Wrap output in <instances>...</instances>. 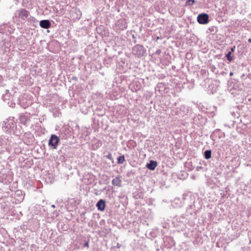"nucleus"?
Masks as SVG:
<instances>
[{"instance_id":"nucleus-44","label":"nucleus","mask_w":251,"mask_h":251,"mask_svg":"<svg viewBox=\"0 0 251 251\" xmlns=\"http://www.w3.org/2000/svg\"><path fill=\"white\" fill-rule=\"evenodd\" d=\"M51 207L53 208L55 207V205L54 204L51 205Z\"/></svg>"},{"instance_id":"nucleus-12","label":"nucleus","mask_w":251,"mask_h":251,"mask_svg":"<svg viewBox=\"0 0 251 251\" xmlns=\"http://www.w3.org/2000/svg\"><path fill=\"white\" fill-rule=\"evenodd\" d=\"M25 197V193L21 190H17L14 194V199L16 203H19L23 201Z\"/></svg>"},{"instance_id":"nucleus-38","label":"nucleus","mask_w":251,"mask_h":251,"mask_svg":"<svg viewBox=\"0 0 251 251\" xmlns=\"http://www.w3.org/2000/svg\"><path fill=\"white\" fill-rule=\"evenodd\" d=\"M201 168H202V167H198H198H197L196 170H197V171H199V170H200V169H201Z\"/></svg>"},{"instance_id":"nucleus-4","label":"nucleus","mask_w":251,"mask_h":251,"mask_svg":"<svg viewBox=\"0 0 251 251\" xmlns=\"http://www.w3.org/2000/svg\"><path fill=\"white\" fill-rule=\"evenodd\" d=\"M14 40V37H8L7 38H5L0 42V49L1 53H5L10 50L11 47L14 45L13 42Z\"/></svg>"},{"instance_id":"nucleus-10","label":"nucleus","mask_w":251,"mask_h":251,"mask_svg":"<svg viewBox=\"0 0 251 251\" xmlns=\"http://www.w3.org/2000/svg\"><path fill=\"white\" fill-rule=\"evenodd\" d=\"M206 118L200 114L196 115L193 118V123L195 125L200 126L205 124Z\"/></svg>"},{"instance_id":"nucleus-19","label":"nucleus","mask_w":251,"mask_h":251,"mask_svg":"<svg viewBox=\"0 0 251 251\" xmlns=\"http://www.w3.org/2000/svg\"><path fill=\"white\" fill-rule=\"evenodd\" d=\"M40 26L43 28L48 29L51 27V23L49 20H43L40 21Z\"/></svg>"},{"instance_id":"nucleus-14","label":"nucleus","mask_w":251,"mask_h":251,"mask_svg":"<svg viewBox=\"0 0 251 251\" xmlns=\"http://www.w3.org/2000/svg\"><path fill=\"white\" fill-rule=\"evenodd\" d=\"M197 21L200 24H207L209 22L208 15L206 13L200 14L197 17Z\"/></svg>"},{"instance_id":"nucleus-7","label":"nucleus","mask_w":251,"mask_h":251,"mask_svg":"<svg viewBox=\"0 0 251 251\" xmlns=\"http://www.w3.org/2000/svg\"><path fill=\"white\" fill-rule=\"evenodd\" d=\"M127 27V23L124 19H121L117 20L114 26V30L117 32H120L122 30H124Z\"/></svg>"},{"instance_id":"nucleus-26","label":"nucleus","mask_w":251,"mask_h":251,"mask_svg":"<svg viewBox=\"0 0 251 251\" xmlns=\"http://www.w3.org/2000/svg\"><path fill=\"white\" fill-rule=\"evenodd\" d=\"M27 121V117L25 115H22L20 116V122L21 123L26 125Z\"/></svg>"},{"instance_id":"nucleus-29","label":"nucleus","mask_w":251,"mask_h":251,"mask_svg":"<svg viewBox=\"0 0 251 251\" xmlns=\"http://www.w3.org/2000/svg\"><path fill=\"white\" fill-rule=\"evenodd\" d=\"M125 161V158L124 155L119 156L117 158V163L119 164H123Z\"/></svg>"},{"instance_id":"nucleus-37","label":"nucleus","mask_w":251,"mask_h":251,"mask_svg":"<svg viewBox=\"0 0 251 251\" xmlns=\"http://www.w3.org/2000/svg\"><path fill=\"white\" fill-rule=\"evenodd\" d=\"M245 76V74H243L241 75V79H244V76Z\"/></svg>"},{"instance_id":"nucleus-23","label":"nucleus","mask_w":251,"mask_h":251,"mask_svg":"<svg viewBox=\"0 0 251 251\" xmlns=\"http://www.w3.org/2000/svg\"><path fill=\"white\" fill-rule=\"evenodd\" d=\"M89 239L81 238L80 239V244L82 245L83 248H89Z\"/></svg>"},{"instance_id":"nucleus-6","label":"nucleus","mask_w":251,"mask_h":251,"mask_svg":"<svg viewBox=\"0 0 251 251\" xmlns=\"http://www.w3.org/2000/svg\"><path fill=\"white\" fill-rule=\"evenodd\" d=\"M13 180L11 172L9 171H5L1 173L0 176V181L4 184L8 185Z\"/></svg>"},{"instance_id":"nucleus-33","label":"nucleus","mask_w":251,"mask_h":251,"mask_svg":"<svg viewBox=\"0 0 251 251\" xmlns=\"http://www.w3.org/2000/svg\"><path fill=\"white\" fill-rule=\"evenodd\" d=\"M106 157L110 160L113 159L112 154L110 153H109L108 155H106Z\"/></svg>"},{"instance_id":"nucleus-27","label":"nucleus","mask_w":251,"mask_h":251,"mask_svg":"<svg viewBox=\"0 0 251 251\" xmlns=\"http://www.w3.org/2000/svg\"><path fill=\"white\" fill-rule=\"evenodd\" d=\"M28 22L31 25H35L37 24L38 21L34 17L30 16L28 19Z\"/></svg>"},{"instance_id":"nucleus-36","label":"nucleus","mask_w":251,"mask_h":251,"mask_svg":"<svg viewBox=\"0 0 251 251\" xmlns=\"http://www.w3.org/2000/svg\"><path fill=\"white\" fill-rule=\"evenodd\" d=\"M53 215L55 216V217H57L59 215V212L57 211H54L53 213Z\"/></svg>"},{"instance_id":"nucleus-43","label":"nucleus","mask_w":251,"mask_h":251,"mask_svg":"<svg viewBox=\"0 0 251 251\" xmlns=\"http://www.w3.org/2000/svg\"><path fill=\"white\" fill-rule=\"evenodd\" d=\"M248 42H249V43H251V38H249V39H248Z\"/></svg>"},{"instance_id":"nucleus-45","label":"nucleus","mask_w":251,"mask_h":251,"mask_svg":"<svg viewBox=\"0 0 251 251\" xmlns=\"http://www.w3.org/2000/svg\"><path fill=\"white\" fill-rule=\"evenodd\" d=\"M84 214H85V213H83L81 214V215H84Z\"/></svg>"},{"instance_id":"nucleus-25","label":"nucleus","mask_w":251,"mask_h":251,"mask_svg":"<svg viewBox=\"0 0 251 251\" xmlns=\"http://www.w3.org/2000/svg\"><path fill=\"white\" fill-rule=\"evenodd\" d=\"M223 134V133L220 132L219 129H216L213 132V133L211 135L210 137L213 141H215V139H214V136L215 135L218 134L219 138H221Z\"/></svg>"},{"instance_id":"nucleus-40","label":"nucleus","mask_w":251,"mask_h":251,"mask_svg":"<svg viewBox=\"0 0 251 251\" xmlns=\"http://www.w3.org/2000/svg\"><path fill=\"white\" fill-rule=\"evenodd\" d=\"M120 247V245L119 243H117V248H119Z\"/></svg>"},{"instance_id":"nucleus-41","label":"nucleus","mask_w":251,"mask_h":251,"mask_svg":"<svg viewBox=\"0 0 251 251\" xmlns=\"http://www.w3.org/2000/svg\"><path fill=\"white\" fill-rule=\"evenodd\" d=\"M233 75V73H232V72H230V73H229V75H230V76H232Z\"/></svg>"},{"instance_id":"nucleus-15","label":"nucleus","mask_w":251,"mask_h":251,"mask_svg":"<svg viewBox=\"0 0 251 251\" xmlns=\"http://www.w3.org/2000/svg\"><path fill=\"white\" fill-rule=\"evenodd\" d=\"M16 15L22 20H25L29 15V12L25 9L21 8L16 12Z\"/></svg>"},{"instance_id":"nucleus-17","label":"nucleus","mask_w":251,"mask_h":251,"mask_svg":"<svg viewBox=\"0 0 251 251\" xmlns=\"http://www.w3.org/2000/svg\"><path fill=\"white\" fill-rule=\"evenodd\" d=\"M18 46L19 48L21 50H24L26 48V41L23 37L18 38L17 39Z\"/></svg>"},{"instance_id":"nucleus-24","label":"nucleus","mask_w":251,"mask_h":251,"mask_svg":"<svg viewBox=\"0 0 251 251\" xmlns=\"http://www.w3.org/2000/svg\"><path fill=\"white\" fill-rule=\"evenodd\" d=\"M121 180L119 176L113 178L112 180V183L113 185L116 186H121Z\"/></svg>"},{"instance_id":"nucleus-21","label":"nucleus","mask_w":251,"mask_h":251,"mask_svg":"<svg viewBox=\"0 0 251 251\" xmlns=\"http://www.w3.org/2000/svg\"><path fill=\"white\" fill-rule=\"evenodd\" d=\"M172 204L175 207H180L182 206V201L180 198H176L172 202Z\"/></svg>"},{"instance_id":"nucleus-9","label":"nucleus","mask_w":251,"mask_h":251,"mask_svg":"<svg viewBox=\"0 0 251 251\" xmlns=\"http://www.w3.org/2000/svg\"><path fill=\"white\" fill-rule=\"evenodd\" d=\"M60 138L55 134H52L49 140L48 145L53 149H56L59 144Z\"/></svg>"},{"instance_id":"nucleus-2","label":"nucleus","mask_w":251,"mask_h":251,"mask_svg":"<svg viewBox=\"0 0 251 251\" xmlns=\"http://www.w3.org/2000/svg\"><path fill=\"white\" fill-rule=\"evenodd\" d=\"M16 145L12 137L4 135L0 136V154L12 151V148Z\"/></svg>"},{"instance_id":"nucleus-3","label":"nucleus","mask_w":251,"mask_h":251,"mask_svg":"<svg viewBox=\"0 0 251 251\" xmlns=\"http://www.w3.org/2000/svg\"><path fill=\"white\" fill-rule=\"evenodd\" d=\"M13 117H10L4 121L2 127L3 131L9 134H16L17 125Z\"/></svg>"},{"instance_id":"nucleus-1","label":"nucleus","mask_w":251,"mask_h":251,"mask_svg":"<svg viewBox=\"0 0 251 251\" xmlns=\"http://www.w3.org/2000/svg\"><path fill=\"white\" fill-rule=\"evenodd\" d=\"M182 200L183 204L187 206L186 212L190 215L196 214L201 208V199L197 194H184Z\"/></svg>"},{"instance_id":"nucleus-13","label":"nucleus","mask_w":251,"mask_h":251,"mask_svg":"<svg viewBox=\"0 0 251 251\" xmlns=\"http://www.w3.org/2000/svg\"><path fill=\"white\" fill-rule=\"evenodd\" d=\"M72 136V132L71 130L69 128L64 127L63 128L60 133L59 138L62 139L66 140Z\"/></svg>"},{"instance_id":"nucleus-31","label":"nucleus","mask_w":251,"mask_h":251,"mask_svg":"<svg viewBox=\"0 0 251 251\" xmlns=\"http://www.w3.org/2000/svg\"><path fill=\"white\" fill-rule=\"evenodd\" d=\"M231 52L228 51L226 55V57L229 62H231L233 59V56L231 55Z\"/></svg>"},{"instance_id":"nucleus-35","label":"nucleus","mask_w":251,"mask_h":251,"mask_svg":"<svg viewBox=\"0 0 251 251\" xmlns=\"http://www.w3.org/2000/svg\"><path fill=\"white\" fill-rule=\"evenodd\" d=\"M235 48H236V47L235 46H233L232 48H231L230 50L229 51V52H231V53L233 52L235 50Z\"/></svg>"},{"instance_id":"nucleus-32","label":"nucleus","mask_w":251,"mask_h":251,"mask_svg":"<svg viewBox=\"0 0 251 251\" xmlns=\"http://www.w3.org/2000/svg\"><path fill=\"white\" fill-rule=\"evenodd\" d=\"M195 2V0H187L185 5L191 6Z\"/></svg>"},{"instance_id":"nucleus-22","label":"nucleus","mask_w":251,"mask_h":251,"mask_svg":"<svg viewBox=\"0 0 251 251\" xmlns=\"http://www.w3.org/2000/svg\"><path fill=\"white\" fill-rule=\"evenodd\" d=\"M11 93H9V91L8 90H5V94H3L2 96V99H3V101H5L6 100H13V97L10 96Z\"/></svg>"},{"instance_id":"nucleus-39","label":"nucleus","mask_w":251,"mask_h":251,"mask_svg":"<svg viewBox=\"0 0 251 251\" xmlns=\"http://www.w3.org/2000/svg\"><path fill=\"white\" fill-rule=\"evenodd\" d=\"M132 38H133V39H136V36H135V35H134V34H133V35H132Z\"/></svg>"},{"instance_id":"nucleus-34","label":"nucleus","mask_w":251,"mask_h":251,"mask_svg":"<svg viewBox=\"0 0 251 251\" xmlns=\"http://www.w3.org/2000/svg\"><path fill=\"white\" fill-rule=\"evenodd\" d=\"M161 53V50L160 49H158L155 52L156 55H159Z\"/></svg>"},{"instance_id":"nucleus-28","label":"nucleus","mask_w":251,"mask_h":251,"mask_svg":"<svg viewBox=\"0 0 251 251\" xmlns=\"http://www.w3.org/2000/svg\"><path fill=\"white\" fill-rule=\"evenodd\" d=\"M204 157L206 159H209L211 157V151L210 150H206L204 152Z\"/></svg>"},{"instance_id":"nucleus-20","label":"nucleus","mask_w":251,"mask_h":251,"mask_svg":"<svg viewBox=\"0 0 251 251\" xmlns=\"http://www.w3.org/2000/svg\"><path fill=\"white\" fill-rule=\"evenodd\" d=\"M157 163L156 161L151 160L149 163L147 164L146 167L151 171H153L157 166Z\"/></svg>"},{"instance_id":"nucleus-8","label":"nucleus","mask_w":251,"mask_h":251,"mask_svg":"<svg viewBox=\"0 0 251 251\" xmlns=\"http://www.w3.org/2000/svg\"><path fill=\"white\" fill-rule=\"evenodd\" d=\"M192 216L194 217L195 215L194 214L193 215H190L189 214L186 212L185 214H182L180 216L177 217L176 218V221L178 223L181 224L182 226H186V224L189 222V220Z\"/></svg>"},{"instance_id":"nucleus-18","label":"nucleus","mask_w":251,"mask_h":251,"mask_svg":"<svg viewBox=\"0 0 251 251\" xmlns=\"http://www.w3.org/2000/svg\"><path fill=\"white\" fill-rule=\"evenodd\" d=\"M105 206V201L103 199H100L96 204L98 210L100 211L104 210Z\"/></svg>"},{"instance_id":"nucleus-16","label":"nucleus","mask_w":251,"mask_h":251,"mask_svg":"<svg viewBox=\"0 0 251 251\" xmlns=\"http://www.w3.org/2000/svg\"><path fill=\"white\" fill-rule=\"evenodd\" d=\"M34 136L30 132H25L23 136V140L27 145H30L32 144L34 141Z\"/></svg>"},{"instance_id":"nucleus-11","label":"nucleus","mask_w":251,"mask_h":251,"mask_svg":"<svg viewBox=\"0 0 251 251\" xmlns=\"http://www.w3.org/2000/svg\"><path fill=\"white\" fill-rule=\"evenodd\" d=\"M14 30V28L10 25L9 24H3L0 26V32L6 35L13 32Z\"/></svg>"},{"instance_id":"nucleus-30","label":"nucleus","mask_w":251,"mask_h":251,"mask_svg":"<svg viewBox=\"0 0 251 251\" xmlns=\"http://www.w3.org/2000/svg\"><path fill=\"white\" fill-rule=\"evenodd\" d=\"M75 14L76 15L75 19L77 20H79L82 16V13L81 11L79 9H76Z\"/></svg>"},{"instance_id":"nucleus-42","label":"nucleus","mask_w":251,"mask_h":251,"mask_svg":"<svg viewBox=\"0 0 251 251\" xmlns=\"http://www.w3.org/2000/svg\"><path fill=\"white\" fill-rule=\"evenodd\" d=\"M133 42L134 44L136 43V42H137L136 40V39H134V40L133 41Z\"/></svg>"},{"instance_id":"nucleus-5","label":"nucleus","mask_w":251,"mask_h":251,"mask_svg":"<svg viewBox=\"0 0 251 251\" xmlns=\"http://www.w3.org/2000/svg\"><path fill=\"white\" fill-rule=\"evenodd\" d=\"M132 53L136 57L140 58L145 55L146 50L143 46L137 44L132 48Z\"/></svg>"}]
</instances>
